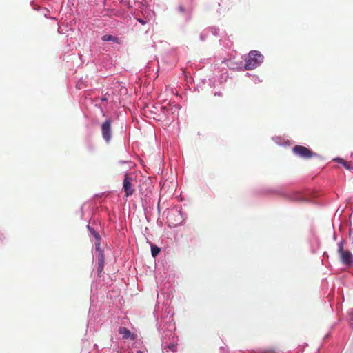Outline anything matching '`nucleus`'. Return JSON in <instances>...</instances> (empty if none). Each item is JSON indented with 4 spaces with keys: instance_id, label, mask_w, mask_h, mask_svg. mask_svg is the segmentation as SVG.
Segmentation results:
<instances>
[{
    "instance_id": "obj_1",
    "label": "nucleus",
    "mask_w": 353,
    "mask_h": 353,
    "mask_svg": "<svg viewBox=\"0 0 353 353\" xmlns=\"http://www.w3.org/2000/svg\"><path fill=\"white\" fill-rule=\"evenodd\" d=\"M159 308H155L154 315L157 327L160 332L162 341L163 353H175L177 350V337L174 334L175 323L173 321V310L168 305H163L162 314L159 318Z\"/></svg>"
},
{
    "instance_id": "obj_2",
    "label": "nucleus",
    "mask_w": 353,
    "mask_h": 353,
    "mask_svg": "<svg viewBox=\"0 0 353 353\" xmlns=\"http://www.w3.org/2000/svg\"><path fill=\"white\" fill-rule=\"evenodd\" d=\"M87 228L90 233V236H92L94 239V248L92 250V254L97 259V276L100 277L103 270L105 263L104 250L101 248V238L99 232H97L92 227L87 225Z\"/></svg>"
},
{
    "instance_id": "obj_3",
    "label": "nucleus",
    "mask_w": 353,
    "mask_h": 353,
    "mask_svg": "<svg viewBox=\"0 0 353 353\" xmlns=\"http://www.w3.org/2000/svg\"><path fill=\"white\" fill-rule=\"evenodd\" d=\"M263 60L264 57L259 51L251 50L245 59L244 68L248 70L255 69L261 65Z\"/></svg>"
},
{
    "instance_id": "obj_4",
    "label": "nucleus",
    "mask_w": 353,
    "mask_h": 353,
    "mask_svg": "<svg viewBox=\"0 0 353 353\" xmlns=\"http://www.w3.org/2000/svg\"><path fill=\"white\" fill-rule=\"evenodd\" d=\"M81 219L88 221V224L90 226V223L91 220L93 219L94 221V206L92 203H85L81 205Z\"/></svg>"
},
{
    "instance_id": "obj_5",
    "label": "nucleus",
    "mask_w": 353,
    "mask_h": 353,
    "mask_svg": "<svg viewBox=\"0 0 353 353\" xmlns=\"http://www.w3.org/2000/svg\"><path fill=\"white\" fill-rule=\"evenodd\" d=\"M112 120L107 118L101 126L102 138L107 144L110 143L112 138Z\"/></svg>"
},
{
    "instance_id": "obj_6",
    "label": "nucleus",
    "mask_w": 353,
    "mask_h": 353,
    "mask_svg": "<svg viewBox=\"0 0 353 353\" xmlns=\"http://www.w3.org/2000/svg\"><path fill=\"white\" fill-rule=\"evenodd\" d=\"M128 353H148V350L143 345V341L138 338L131 341L130 344L125 345Z\"/></svg>"
},
{
    "instance_id": "obj_7",
    "label": "nucleus",
    "mask_w": 353,
    "mask_h": 353,
    "mask_svg": "<svg viewBox=\"0 0 353 353\" xmlns=\"http://www.w3.org/2000/svg\"><path fill=\"white\" fill-rule=\"evenodd\" d=\"M292 152L297 157L305 159L317 156L316 153L313 152L309 148L302 145H295L292 148Z\"/></svg>"
},
{
    "instance_id": "obj_8",
    "label": "nucleus",
    "mask_w": 353,
    "mask_h": 353,
    "mask_svg": "<svg viewBox=\"0 0 353 353\" xmlns=\"http://www.w3.org/2000/svg\"><path fill=\"white\" fill-rule=\"evenodd\" d=\"M338 252L340 254L342 262L346 265L353 264V256L352 253L347 250H343V242L341 241L338 243Z\"/></svg>"
},
{
    "instance_id": "obj_9",
    "label": "nucleus",
    "mask_w": 353,
    "mask_h": 353,
    "mask_svg": "<svg viewBox=\"0 0 353 353\" xmlns=\"http://www.w3.org/2000/svg\"><path fill=\"white\" fill-rule=\"evenodd\" d=\"M119 333L122 336V339H123V344H121L123 349H125L126 345L130 344L131 341L137 338V335L132 334L128 328L124 327H120L119 328Z\"/></svg>"
},
{
    "instance_id": "obj_10",
    "label": "nucleus",
    "mask_w": 353,
    "mask_h": 353,
    "mask_svg": "<svg viewBox=\"0 0 353 353\" xmlns=\"http://www.w3.org/2000/svg\"><path fill=\"white\" fill-rule=\"evenodd\" d=\"M132 177L130 176L128 174L126 173L125 174L123 181V189L126 197L132 196L134 193V190L133 189L132 185Z\"/></svg>"
},
{
    "instance_id": "obj_11",
    "label": "nucleus",
    "mask_w": 353,
    "mask_h": 353,
    "mask_svg": "<svg viewBox=\"0 0 353 353\" xmlns=\"http://www.w3.org/2000/svg\"><path fill=\"white\" fill-rule=\"evenodd\" d=\"M146 112H150L152 114H155L157 116H160L162 114L163 116H166L168 113V110L165 106H160L159 105H153L152 107H147Z\"/></svg>"
},
{
    "instance_id": "obj_12",
    "label": "nucleus",
    "mask_w": 353,
    "mask_h": 353,
    "mask_svg": "<svg viewBox=\"0 0 353 353\" xmlns=\"http://www.w3.org/2000/svg\"><path fill=\"white\" fill-rule=\"evenodd\" d=\"M227 66L230 69L233 70H245L244 68L245 63H243L242 61L236 62L233 60H228L226 62Z\"/></svg>"
},
{
    "instance_id": "obj_13",
    "label": "nucleus",
    "mask_w": 353,
    "mask_h": 353,
    "mask_svg": "<svg viewBox=\"0 0 353 353\" xmlns=\"http://www.w3.org/2000/svg\"><path fill=\"white\" fill-rule=\"evenodd\" d=\"M290 199L295 201H307L306 199L304 198V196L299 193V192H292L289 195Z\"/></svg>"
},
{
    "instance_id": "obj_14",
    "label": "nucleus",
    "mask_w": 353,
    "mask_h": 353,
    "mask_svg": "<svg viewBox=\"0 0 353 353\" xmlns=\"http://www.w3.org/2000/svg\"><path fill=\"white\" fill-rule=\"evenodd\" d=\"M87 332H92L98 329L97 327H95V320H93L92 319L88 320L87 323Z\"/></svg>"
},
{
    "instance_id": "obj_15",
    "label": "nucleus",
    "mask_w": 353,
    "mask_h": 353,
    "mask_svg": "<svg viewBox=\"0 0 353 353\" xmlns=\"http://www.w3.org/2000/svg\"><path fill=\"white\" fill-rule=\"evenodd\" d=\"M334 161L339 163L342 164L347 170H353V166L350 165L345 161L343 159L336 157L334 159Z\"/></svg>"
},
{
    "instance_id": "obj_16",
    "label": "nucleus",
    "mask_w": 353,
    "mask_h": 353,
    "mask_svg": "<svg viewBox=\"0 0 353 353\" xmlns=\"http://www.w3.org/2000/svg\"><path fill=\"white\" fill-rule=\"evenodd\" d=\"M161 249L156 245H151V254L153 257L157 256L160 253Z\"/></svg>"
},
{
    "instance_id": "obj_17",
    "label": "nucleus",
    "mask_w": 353,
    "mask_h": 353,
    "mask_svg": "<svg viewBox=\"0 0 353 353\" xmlns=\"http://www.w3.org/2000/svg\"><path fill=\"white\" fill-rule=\"evenodd\" d=\"M102 40L103 41L117 42L118 41V38L110 34H105L102 37Z\"/></svg>"
},
{
    "instance_id": "obj_18",
    "label": "nucleus",
    "mask_w": 353,
    "mask_h": 353,
    "mask_svg": "<svg viewBox=\"0 0 353 353\" xmlns=\"http://www.w3.org/2000/svg\"><path fill=\"white\" fill-rule=\"evenodd\" d=\"M208 32H210L213 35L217 36L219 35L220 29L216 26H211L208 28Z\"/></svg>"
},
{
    "instance_id": "obj_19",
    "label": "nucleus",
    "mask_w": 353,
    "mask_h": 353,
    "mask_svg": "<svg viewBox=\"0 0 353 353\" xmlns=\"http://www.w3.org/2000/svg\"><path fill=\"white\" fill-rule=\"evenodd\" d=\"M349 321L350 323V325L353 330V309H351L348 312Z\"/></svg>"
},
{
    "instance_id": "obj_20",
    "label": "nucleus",
    "mask_w": 353,
    "mask_h": 353,
    "mask_svg": "<svg viewBox=\"0 0 353 353\" xmlns=\"http://www.w3.org/2000/svg\"><path fill=\"white\" fill-rule=\"evenodd\" d=\"M273 141L279 145H283L284 143L282 142V139L280 137H275L272 138Z\"/></svg>"
},
{
    "instance_id": "obj_21",
    "label": "nucleus",
    "mask_w": 353,
    "mask_h": 353,
    "mask_svg": "<svg viewBox=\"0 0 353 353\" xmlns=\"http://www.w3.org/2000/svg\"><path fill=\"white\" fill-rule=\"evenodd\" d=\"M207 37H208V32H202L199 36L200 40L202 41H204L206 39Z\"/></svg>"
},
{
    "instance_id": "obj_22",
    "label": "nucleus",
    "mask_w": 353,
    "mask_h": 353,
    "mask_svg": "<svg viewBox=\"0 0 353 353\" xmlns=\"http://www.w3.org/2000/svg\"><path fill=\"white\" fill-rule=\"evenodd\" d=\"M108 94H106L105 95H103V97H101L100 99H97L96 100V101H97L98 99H99L101 102H105V101H108Z\"/></svg>"
},
{
    "instance_id": "obj_23",
    "label": "nucleus",
    "mask_w": 353,
    "mask_h": 353,
    "mask_svg": "<svg viewBox=\"0 0 353 353\" xmlns=\"http://www.w3.org/2000/svg\"><path fill=\"white\" fill-rule=\"evenodd\" d=\"M77 88L78 89H82L83 87V81L81 80H79L77 83Z\"/></svg>"
},
{
    "instance_id": "obj_24",
    "label": "nucleus",
    "mask_w": 353,
    "mask_h": 353,
    "mask_svg": "<svg viewBox=\"0 0 353 353\" xmlns=\"http://www.w3.org/2000/svg\"><path fill=\"white\" fill-rule=\"evenodd\" d=\"M137 21H139L142 25H145L146 23V21L143 19H141V18H137Z\"/></svg>"
},
{
    "instance_id": "obj_25",
    "label": "nucleus",
    "mask_w": 353,
    "mask_h": 353,
    "mask_svg": "<svg viewBox=\"0 0 353 353\" xmlns=\"http://www.w3.org/2000/svg\"><path fill=\"white\" fill-rule=\"evenodd\" d=\"M179 10L181 12H185V8L183 6H179V8H178Z\"/></svg>"
},
{
    "instance_id": "obj_26",
    "label": "nucleus",
    "mask_w": 353,
    "mask_h": 353,
    "mask_svg": "<svg viewBox=\"0 0 353 353\" xmlns=\"http://www.w3.org/2000/svg\"><path fill=\"white\" fill-rule=\"evenodd\" d=\"M94 295L92 294L90 296V301H91V304H92V303L94 302Z\"/></svg>"
},
{
    "instance_id": "obj_27",
    "label": "nucleus",
    "mask_w": 353,
    "mask_h": 353,
    "mask_svg": "<svg viewBox=\"0 0 353 353\" xmlns=\"http://www.w3.org/2000/svg\"><path fill=\"white\" fill-rule=\"evenodd\" d=\"M6 239V236H3V234H1L0 235V240H1V241H3V239Z\"/></svg>"
},
{
    "instance_id": "obj_28",
    "label": "nucleus",
    "mask_w": 353,
    "mask_h": 353,
    "mask_svg": "<svg viewBox=\"0 0 353 353\" xmlns=\"http://www.w3.org/2000/svg\"><path fill=\"white\" fill-rule=\"evenodd\" d=\"M6 239V236H3V234H1L0 235V240H1V241H3V239Z\"/></svg>"
},
{
    "instance_id": "obj_29",
    "label": "nucleus",
    "mask_w": 353,
    "mask_h": 353,
    "mask_svg": "<svg viewBox=\"0 0 353 353\" xmlns=\"http://www.w3.org/2000/svg\"><path fill=\"white\" fill-rule=\"evenodd\" d=\"M6 239V236H3V234H1L0 235V240H1V241H3V239Z\"/></svg>"
},
{
    "instance_id": "obj_30",
    "label": "nucleus",
    "mask_w": 353,
    "mask_h": 353,
    "mask_svg": "<svg viewBox=\"0 0 353 353\" xmlns=\"http://www.w3.org/2000/svg\"><path fill=\"white\" fill-rule=\"evenodd\" d=\"M6 239V236H3V234H1L0 235V240H1V241H3V239Z\"/></svg>"
},
{
    "instance_id": "obj_31",
    "label": "nucleus",
    "mask_w": 353,
    "mask_h": 353,
    "mask_svg": "<svg viewBox=\"0 0 353 353\" xmlns=\"http://www.w3.org/2000/svg\"><path fill=\"white\" fill-rule=\"evenodd\" d=\"M99 108L101 109V111L102 112L103 116H105V113H104L103 108L101 106H99Z\"/></svg>"
},
{
    "instance_id": "obj_32",
    "label": "nucleus",
    "mask_w": 353,
    "mask_h": 353,
    "mask_svg": "<svg viewBox=\"0 0 353 353\" xmlns=\"http://www.w3.org/2000/svg\"><path fill=\"white\" fill-rule=\"evenodd\" d=\"M258 80H259V77H254V82L256 83V81H258Z\"/></svg>"
},
{
    "instance_id": "obj_33",
    "label": "nucleus",
    "mask_w": 353,
    "mask_h": 353,
    "mask_svg": "<svg viewBox=\"0 0 353 353\" xmlns=\"http://www.w3.org/2000/svg\"><path fill=\"white\" fill-rule=\"evenodd\" d=\"M230 40H228V43H227V44H226V45H227V46H229V45H230Z\"/></svg>"
},
{
    "instance_id": "obj_34",
    "label": "nucleus",
    "mask_w": 353,
    "mask_h": 353,
    "mask_svg": "<svg viewBox=\"0 0 353 353\" xmlns=\"http://www.w3.org/2000/svg\"><path fill=\"white\" fill-rule=\"evenodd\" d=\"M119 163H125V161H120V162H119Z\"/></svg>"
},
{
    "instance_id": "obj_35",
    "label": "nucleus",
    "mask_w": 353,
    "mask_h": 353,
    "mask_svg": "<svg viewBox=\"0 0 353 353\" xmlns=\"http://www.w3.org/2000/svg\"><path fill=\"white\" fill-rule=\"evenodd\" d=\"M219 42H220L221 43H222V42H223V39H220V40H219Z\"/></svg>"
}]
</instances>
